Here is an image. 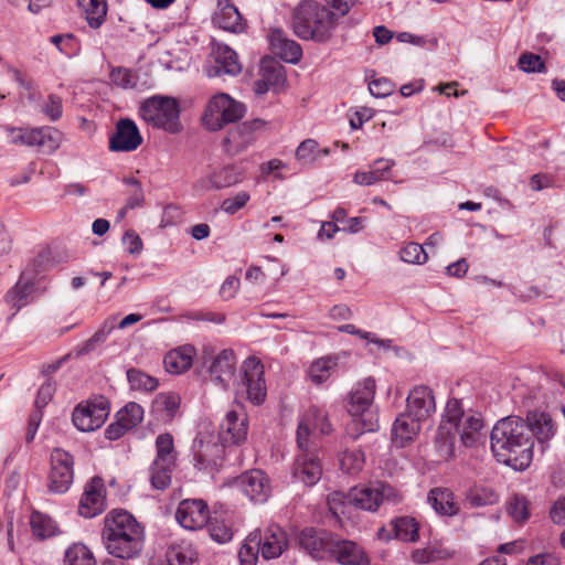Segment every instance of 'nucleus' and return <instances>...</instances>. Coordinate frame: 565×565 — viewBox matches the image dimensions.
<instances>
[{"label":"nucleus","mask_w":565,"mask_h":565,"mask_svg":"<svg viewBox=\"0 0 565 565\" xmlns=\"http://www.w3.org/2000/svg\"><path fill=\"white\" fill-rule=\"evenodd\" d=\"M292 478L306 487L317 484L322 477V465L317 451L299 452L292 465Z\"/></svg>","instance_id":"f3484780"},{"label":"nucleus","mask_w":565,"mask_h":565,"mask_svg":"<svg viewBox=\"0 0 565 565\" xmlns=\"http://www.w3.org/2000/svg\"><path fill=\"white\" fill-rule=\"evenodd\" d=\"M42 111L52 120H58L63 115L62 98L57 95L51 94L47 100L42 106Z\"/></svg>","instance_id":"0e129e2a"},{"label":"nucleus","mask_w":565,"mask_h":565,"mask_svg":"<svg viewBox=\"0 0 565 565\" xmlns=\"http://www.w3.org/2000/svg\"><path fill=\"white\" fill-rule=\"evenodd\" d=\"M130 388L135 391L151 392L157 388L158 380L137 369L127 371Z\"/></svg>","instance_id":"c03bdc74"},{"label":"nucleus","mask_w":565,"mask_h":565,"mask_svg":"<svg viewBox=\"0 0 565 565\" xmlns=\"http://www.w3.org/2000/svg\"><path fill=\"white\" fill-rule=\"evenodd\" d=\"M236 484L255 503L266 502L271 492L269 478L258 469H253L239 476L236 479Z\"/></svg>","instance_id":"6ab92c4d"},{"label":"nucleus","mask_w":565,"mask_h":565,"mask_svg":"<svg viewBox=\"0 0 565 565\" xmlns=\"http://www.w3.org/2000/svg\"><path fill=\"white\" fill-rule=\"evenodd\" d=\"M62 132L54 127H41L34 129H14L13 143L36 146L43 153H53L61 145Z\"/></svg>","instance_id":"ddd939ff"},{"label":"nucleus","mask_w":565,"mask_h":565,"mask_svg":"<svg viewBox=\"0 0 565 565\" xmlns=\"http://www.w3.org/2000/svg\"><path fill=\"white\" fill-rule=\"evenodd\" d=\"M108 415L109 402L99 395L79 403L72 413V422L78 430L88 433L102 427Z\"/></svg>","instance_id":"9b49d317"},{"label":"nucleus","mask_w":565,"mask_h":565,"mask_svg":"<svg viewBox=\"0 0 565 565\" xmlns=\"http://www.w3.org/2000/svg\"><path fill=\"white\" fill-rule=\"evenodd\" d=\"M236 356L232 349L222 350L212 361L209 373L211 381L222 388L228 387L234 380Z\"/></svg>","instance_id":"a878e982"},{"label":"nucleus","mask_w":565,"mask_h":565,"mask_svg":"<svg viewBox=\"0 0 565 565\" xmlns=\"http://www.w3.org/2000/svg\"><path fill=\"white\" fill-rule=\"evenodd\" d=\"M156 458L153 461L162 463H177V451L173 437L168 434H160L156 438Z\"/></svg>","instance_id":"58836bf2"},{"label":"nucleus","mask_w":565,"mask_h":565,"mask_svg":"<svg viewBox=\"0 0 565 565\" xmlns=\"http://www.w3.org/2000/svg\"><path fill=\"white\" fill-rule=\"evenodd\" d=\"M365 463V456L361 449L345 450L340 456L341 470L348 475L359 473Z\"/></svg>","instance_id":"37998d69"},{"label":"nucleus","mask_w":565,"mask_h":565,"mask_svg":"<svg viewBox=\"0 0 565 565\" xmlns=\"http://www.w3.org/2000/svg\"><path fill=\"white\" fill-rule=\"evenodd\" d=\"M395 88V84L386 77L373 79L369 84L370 93L377 98H384L392 95Z\"/></svg>","instance_id":"052dcab7"},{"label":"nucleus","mask_w":565,"mask_h":565,"mask_svg":"<svg viewBox=\"0 0 565 565\" xmlns=\"http://www.w3.org/2000/svg\"><path fill=\"white\" fill-rule=\"evenodd\" d=\"M177 463H162L152 461L150 466V482L151 486L157 490H166L171 484L172 472L175 469Z\"/></svg>","instance_id":"e433bc0d"},{"label":"nucleus","mask_w":565,"mask_h":565,"mask_svg":"<svg viewBox=\"0 0 565 565\" xmlns=\"http://www.w3.org/2000/svg\"><path fill=\"white\" fill-rule=\"evenodd\" d=\"M288 547L287 533L277 524L256 529L245 539L238 558L241 565H256L259 555L266 559L279 557Z\"/></svg>","instance_id":"39448f33"},{"label":"nucleus","mask_w":565,"mask_h":565,"mask_svg":"<svg viewBox=\"0 0 565 565\" xmlns=\"http://www.w3.org/2000/svg\"><path fill=\"white\" fill-rule=\"evenodd\" d=\"M213 21L221 29L233 33L243 32L245 29L241 13L228 0L220 1L218 11L215 13Z\"/></svg>","instance_id":"2f4dec72"},{"label":"nucleus","mask_w":565,"mask_h":565,"mask_svg":"<svg viewBox=\"0 0 565 565\" xmlns=\"http://www.w3.org/2000/svg\"><path fill=\"white\" fill-rule=\"evenodd\" d=\"M113 328H114L113 326L107 327L105 324L103 328H100L98 331H96L92 338H89L87 341H85L84 343L79 344L76 348V350H75L76 356H82V355L88 354L92 351H94L98 344H100L102 342H104L106 340L107 335L109 334V332L111 331Z\"/></svg>","instance_id":"5fc2aeb1"},{"label":"nucleus","mask_w":565,"mask_h":565,"mask_svg":"<svg viewBox=\"0 0 565 565\" xmlns=\"http://www.w3.org/2000/svg\"><path fill=\"white\" fill-rule=\"evenodd\" d=\"M31 530L34 536L44 540L56 533L55 522L46 514L33 512L30 520Z\"/></svg>","instance_id":"79ce46f5"},{"label":"nucleus","mask_w":565,"mask_h":565,"mask_svg":"<svg viewBox=\"0 0 565 565\" xmlns=\"http://www.w3.org/2000/svg\"><path fill=\"white\" fill-rule=\"evenodd\" d=\"M406 412L416 419L425 422L436 411L433 391L425 385L415 386L407 396Z\"/></svg>","instance_id":"4be33fe9"},{"label":"nucleus","mask_w":565,"mask_h":565,"mask_svg":"<svg viewBox=\"0 0 565 565\" xmlns=\"http://www.w3.org/2000/svg\"><path fill=\"white\" fill-rule=\"evenodd\" d=\"M116 417L130 430L142 420L143 408L139 404L130 402L117 413Z\"/></svg>","instance_id":"de8ad7c7"},{"label":"nucleus","mask_w":565,"mask_h":565,"mask_svg":"<svg viewBox=\"0 0 565 565\" xmlns=\"http://www.w3.org/2000/svg\"><path fill=\"white\" fill-rule=\"evenodd\" d=\"M195 352V348L191 344L169 351L163 358L166 371L174 375L185 372L191 367Z\"/></svg>","instance_id":"7c9ffc66"},{"label":"nucleus","mask_w":565,"mask_h":565,"mask_svg":"<svg viewBox=\"0 0 565 565\" xmlns=\"http://www.w3.org/2000/svg\"><path fill=\"white\" fill-rule=\"evenodd\" d=\"M166 556L168 565H194L193 552L189 547L172 546Z\"/></svg>","instance_id":"864d4df0"},{"label":"nucleus","mask_w":565,"mask_h":565,"mask_svg":"<svg viewBox=\"0 0 565 565\" xmlns=\"http://www.w3.org/2000/svg\"><path fill=\"white\" fill-rule=\"evenodd\" d=\"M35 289L34 276L28 271H22L17 284L7 292L6 301L11 308L15 309V315L22 307H25L33 300Z\"/></svg>","instance_id":"c85d7f7f"},{"label":"nucleus","mask_w":565,"mask_h":565,"mask_svg":"<svg viewBox=\"0 0 565 565\" xmlns=\"http://www.w3.org/2000/svg\"><path fill=\"white\" fill-rule=\"evenodd\" d=\"M375 390V380L366 377L358 382L349 395L347 409L353 419L348 425V431L353 438L379 428L377 416L372 411Z\"/></svg>","instance_id":"423d86ee"},{"label":"nucleus","mask_w":565,"mask_h":565,"mask_svg":"<svg viewBox=\"0 0 565 565\" xmlns=\"http://www.w3.org/2000/svg\"><path fill=\"white\" fill-rule=\"evenodd\" d=\"M140 117L153 128L177 134L182 129L180 107L172 97L152 96L143 100L139 107Z\"/></svg>","instance_id":"0eeeda50"},{"label":"nucleus","mask_w":565,"mask_h":565,"mask_svg":"<svg viewBox=\"0 0 565 565\" xmlns=\"http://www.w3.org/2000/svg\"><path fill=\"white\" fill-rule=\"evenodd\" d=\"M102 535L107 552L118 559L137 558L143 550V526L125 510L106 515Z\"/></svg>","instance_id":"7ed1b4c3"},{"label":"nucleus","mask_w":565,"mask_h":565,"mask_svg":"<svg viewBox=\"0 0 565 565\" xmlns=\"http://www.w3.org/2000/svg\"><path fill=\"white\" fill-rule=\"evenodd\" d=\"M60 52L70 58L77 56L81 52L79 40L74 34L66 33L60 47Z\"/></svg>","instance_id":"774afa93"},{"label":"nucleus","mask_w":565,"mask_h":565,"mask_svg":"<svg viewBox=\"0 0 565 565\" xmlns=\"http://www.w3.org/2000/svg\"><path fill=\"white\" fill-rule=\"evenodd\" d=\"M330 554L341 565H369L370 559L364 550L355 542L350 540H334L331 544Z\"/></svg>","instance_id":"bb28decb"},{"label":"nucleus","mask_w":565,"mask_h":565,"mask_svg":"<svg viewBox=\"0 0 565 565\" xmlns=\"http://www.w3.org/2000/svg\"><path fill=\"white\" fill-rule=\"evenodd\" d=\"M466 499L471 507L480 508L497 503L499 495L492 488L476 486L467 492Z\"/></svg>","instance_id":"ea45409f"},{"label":"nucleus","mask_w":565,"mask_h":565,"mask_svg":"<svg viewBox=\"0 0 565 565\" xmlns=\"http://www.w3.org/2000/svg\"><path fill=\"white\" fill-rule=\"evenodd\" d=\"M335 356H326L311 363L308 370V376L316 384L326 382L332 374L338 364Z\"/></svg>","instance_id":"4c0bfd02"},{"label":"nucleus","mask_w":565,"mask_h":565,"mask_svg":"<svg viewBox=\"0 0 565 565\" xmlns=\"http://www.w3.org/2000/svg\"><path fill=\"white\" fill-rule=\"evenodd\" d=\"M519 67L526 73H541L545 71L541 56L533 53L522 54L519 58Z\"/></svg>","instance_id":"680f3d73"},{"label":"nucleus","mask_w":565,"mask_h":565,"mask_svg":"<svg viewBox=\"0 0 565 565\" xmlns=\"http://www.w3.org/2000/svg\"><path fill=\"white\" fill-rule=\"evenodd\" d=\"M216 72L214 75H237L242 71L236 52L228 45H218L215 51Z\"/></svg>","instance_id":"72a5a7b5"},{"label":"nucleus","mask_w":565,"mask_h":565,"mask_svg":"<svg viewBox=\"0 0 565 565\" xmlns=\"http://www.w3.org/2000/svg\"><path fill=\"white\" fill-rule=\"evenodd\" d=\"M249 199L250 195L246 191L237 192L233 198L225 199L221 204V209L226 214L234 215L247 204Z\"/></svg>","instance_id":"bf43d9fd"},{"label":"nucleus","mask_w":565,"mask_h":565,"mask_svg":"<svg viewBox=\"0 0 565 565\" xmlns=\"http://www.w3.org/2000/svg\"><path fill=\"white\" fill-rule=\"evenodd\" d=\"M142 142V137L134 120L120 119L116 124V130L109 138V149L117 152H130Z\"/></svg>","instance_id":"aec40b11"},{"label":"nucleus","mask_w":565,"mask_h":565,"mask_svg":"<svg viewBox=\"0 0 565 565\" xmlns=\"http://www.w3.org/2000/svg\"><path fill=\"white\" fill-rule=\"evenodd\" d=\"M266 122L262 119L244 121L227 131L223 139V149L230 156H236L249 147L258 137Z\"/></svg>","instance_id":"4468645a"},{"label":"nucleus","mask_w":565,"mask_h":565,"mask_svg":"<svg viewBox=\"0 0 565 565\" xmlns=\"http://www.w3.org/2000/svg\"><path fill=\"white\" fill-rule=\"evenodd\" d=\"M483 420L479 413H465L459 399L447 402L441 423L436 434V445L443 458L455 452V441L459 436L466 447H473L484 439Z\"/></svg>","instance_id":"f03ea898"},{"label":"nucleus","mask_w":565,"mask_h":565,"mask_svg":"<svg viewBox=\"0 0 565 565\" xmlns=\"http://www.w3.org/2000/svg\"><path fill=\"white\" fill-rule=\"evenodd\" d=\"M428 256L424 247L417 243L411 242L399 249V259L407 264L420 265L426 263Z\"/></svg>","instance_id":"8fccbe9b"},{"label":"nucleus","mask_w":565,"mask_h":565,"mask_svg":"<svg viewBox=\"0 0 565 565\" xmlns=\"http://www.w3.org/2000/svg\"><path fill=\"white\" fill-rule=\"evenodd\" d=\"M259 74L275 90L279 89L286 81L284 66L274 58L265 57L262 60Z\"/></svg>","instance_id":"c9c22d12"},{"label":"nucleus","mask_w":565,"mask_h":565,"mask_svg":"<svg viewBox=\"0 0 565 565\" xmlns=\"http://www.w3.org/2000/svg\"><path fill=\"white\" fill-rule=\"evenodd\" d=\"M109 78L113 84L121 88H132L136 85L132 73L124 67L113 68Z\"/></svg>","instance_id":"e2e57ef3"},{"label":"nucleus","mask_w":565,"mask_h":565,"mask_svg":"<svg viewBox=\"0 0 565 565\" xmlns=\"http://www.w3.org/2000/svg\"><path fill=\"white\" fill-rule=\"evenodd\" d=\"M50 459L49 489L51 492L63 494L68 491L73 483L74 458L68 451L54 448Z\"/></svg>","instance_id":"f8f14e48"},{"label":"nucleus","mask_w":565,"mask_h":565,"mask_svg":"<svg viewBox=\"0 0 565 565\" xmlns=\"http://www.w3.org/2000/svg\"><path fill=\"white\" fill-rule=\"evenodd\" d=\"M306 417L310 428L319 430L320 434L322 435H328L331 433V424L324 412H322L321 409L317 407H311L306 413Z\"/></svg>","instance_id":"3c124183"},{"label":"nucleus","mask_w":565,"mask_h":565,"mask_svg":"<svg viewBox=\"0 0 565 565\" xmlns=\"http://www.w3.org/2000/svg\"><path fill=\"white\" fill-rule=\"evenodd\" d=\"M422 420L405 412L394 422L392 441L396 447L403 448L418 434Z\"/></svg>","instance_id":"c756f323"},{"label":"nucleus","mask_w":565,"mask_h":565,"mask_svg":"<svg viewBox=\"0 0 565 565\" xmlns=\"http://www.w3.org/2000/svg\"><path fill=\"white\" fill-rule=\"evenodd\" d=\"M337 25V15L317 1H301L294 10L291 28L301 40L328 42Z\"/></svg>","instance_id":"20e7f679"},{"label":"nucleus","mask_w":565,"mask_h":565,"mask_svg":"<svg viewBox=\"0 0 565 565\" xmlns=\"http://www.w3.org/2000/svg\"><path fill=\"white\" fill-rule=\"evenodd\" d=\"M508 512L514 521H525L529 518L527 501L525 497L514 494L509 501Z\"/></svg>","instance_id":"4d7b16f0"},{"label":"nucleus","mask_w":565,"mask_h":565,"mask_svg":"<svg viewBox=\"0 0 565 565\" xmlns=\"http://www.w3.org/2000/svg\"><path fill=\"white\" fill-rule=\"evenodd\" d=\"M396 162L388 158H377L369 166L367 171H356L353 175V182L363 186H371L381 181L392 179V170Z\"/></svg>","instance_id":"cd10ccee"},{"label":"nucleus","mask_w":565,"mask_h":565,"mask_svg":"<svg viewBox=\"0 0 565 565\" xmlns=\"http://www.w3.org/2000/svg\"><path fill=\"white\" fill-rule=\"evenodd\" d=\"M427 500L439 515L452 516L459 511V508L454 500V493L448 489H431L428 493Z\"/></svg>","instance_id":"473e14b6"},{"label":"nucleus","mask_w":565,"mask_h":565,"mask_svg":"<svg viewBox=\"0 0 565 565\" xmlns=\"http://www.w3.org/2000/svg\"><path fill=\"white\" fill-rule=\"evenodd\" d=\"M244 170L237 164H226L213 170L209 175L200 178L193 184L198 192L207 190H222L242 182Z\"/></svg>","instance_id":"2eb2a0df"},{"label":"nucleus","mask_w":565,"mask_h":565,"mask_svg":"<svg viewBox=\"0 0 565 565\" xmlns=\"http://www.w3.org/2000/svg\"><path fill=\"white\" fill-rule=\"evenodd\" d=\"M77 4L90 28L97 29L105 21L107 14L106 0H77Z\"/></svg>","instance_id":"f704fd0d"},{"label":"nucleus","mask_w":565,"mask_h":565,"mask_svg":"<svg viewBox=\"0 0 565 565\" xmlns=\"http://www.w3.org/2000/svg\"><path fill=\"white\" fill-rule=\"evenodd\" d=\"M555 431V424L545 412H529L526 419L507 416L497 422L491 430V450L499 462L515 470H524L533 459V438L543 446L553 438Z\"/></svg>","instance_id":"f257e3e1"},{"label":"nucleus","mask_w":565,"mask_h":565,"mask_svg":"<svg viewBox=\"0 0 565 565\" xmlns=\"http://www.w3.org/2000/svg\"><path fill=\"white\" fill-rule=\"evenodd\" d=\"M241 376L235 382L236 392L245 395L253 405H260L267 396L265 367L256 356H248L241 366Z\"/></svg>","instance_id":"1a4fd4ad"},{"label":"nucleus","mask_w":565,"mask_h":565,"mask_svg":"<svg viewBox=\"0 0 565 565\" xmlns=\"http://www.w3.org/2000/svg\"><path fill=\"white\" fill-rule=\"evenodd\" d=\"M395 535L404 542H416L418 535V523L414 518L402 516L392 521Z\"/></svg>","instance_id":"a19ab883"},{"label":"nucleus","mask_w":565,"mask_h":565,"mask_svg":"<svg viewBox=\"0 0 565 565\" xmlns=\"http://www.w3.org/2000/svg\"><path fill=\"white\" fill-rule=\"evenodd\" d=\"M296 158L300 162L308 164L319 158V145L313 139L303 140L296 150Z\"/></svg>","instance_id":"6e6d98bb"},{"label":"nucleus","mask_w":565,"mask_h":565,"mask_svg":"<svg viewBox=\"0 0 565 565\" xmlns=\"http://www.w3.org/2000/svg\"><path fill=\"white\" fill-rule=\"evenodd\" d=\"M247 415L243 411H228L220 424L218 438L224 446L239 445L246 440Z\"/></svg>","instance_id":"dca6fc26"},{"label":"nucleus","mask_w":565,"mask_h":565,"mask_svg":"<svg viewBox=\"0 0 565 565\" xmlns=\"http://www.w3.org/2000/svg\"><path fill=\"white\" fill-rule=\"evenodd\" d=\"M207 530L210 532V536L213 541L217 543H226L232 540L233 531L232 526L226 523L224 520H218V518L209 519L207 521Z\"/></svg>","instance_id":"09e8293b"},{"label":"nucleus","mask_w":565,"mask_h":565,"mask_svg":"<svg viewBox=\"0 0 565 565\" xmlns=\"http://www.w3.org/2000/svg\"><path fill=\"white\" fill-rule=\"evenodd\" d=\"M124 183L131 188L126 199L127 207L136 209L141 206L145 202L141 182L137 178L129 177L124 179Z\"/></svg>","instance_id":"603ef678"},{"label":"nucleus","mask_w":565,"mask_h":565,"mask_svg":"<svg viewBox=\"0 0 565 565\" xmlns=\"http://www.w3.org/2000/svg\"><path fill=\"white\" fill-rule=\"evenodd\" d=\"M105 509V488L104 481L99 477H94L84 489L79 501L78 512L86 519H92L102 513Z\"/></svg>","instance_id":"412c9836"},{"label":"nucleus","mask_w":565,"mask_h":565,"mask_svg":"<svg viewBox=\"0 0 565 565\" xmlns=\"http://www.w3.org/2000/svg\"><path fill=\"white\" fill-rule=\"evenodd\" d=\"M67 565H95L92 552L84 544H74L65 552Z\"/></svg>","instance_id":"a18cd8bd"},{"label":"nucleus","mask_w":565,"mask_h":565,"mask_svg":"<svg viewBox=\"0 0 565 565\" xmlns=\"http://www.w3.org/2000/svg\"><path fill=\"white\" fill-rule=\"evenodd\" d=\"M122 244L130 255H139L142 250V241L134 230H128L122 236Z\"/></svg>","instance_id":"69168bd1"},{"label":"nucleus","mask_w":565,"mask_h":565,"mask_svg":"<svg viewBox=\"0 0 565 565\" xmlns=\"http://www.w3.org/2000/svg\"><path fill=\"white\" fill-rule=\"evenodd\" d=\"M267 38L271 52L282 61L296 64L301 60L302 49L300 44L289 39L281 29H271Z\"/></svg>","instance_id":"393cba45"},{"label":"nucleus","mask_w":565,"mask_h":565,"mask_svg":"<svg viewBox=\"0 0 565 565\" xmlns=\"http://www.w3.org/2000/svg\"><path fill=\"white\" fill-rule=\"evenodd\" d=\"M55 392V386L50 381L43 383L36 394L34 407L43 409L52 399Z\"/></svg>","instance_id":"338daca9"},{"label":"nucleus","mask_w":565,"mask_h":565,"mask_svg":"<svg viewBox=\"0 0 565 565\" xmlns=\"http://www.w3.org/2000/svg\"><path fill=\"white\" fill-rule=\"evenodd\" d=\"M225 454V446L221 443L204 441L195 439L193 444V455L195 467L198 469L217 470L222 466Z\"/></svg>","instance_id":"5701e85b"},{"label":"nucleus","mask_w":565,"mask_h":565,"mask_svg":"<svg viewBox=\"0 0 565 565\" xmlns=\"http://www.w3.org/2000/svg\"><path fill=\"white\" fill-rule=\"evenodd\" d=\"M298 542L303 551L320 559L324 558L326 553H330L333 537L327 531L306 527L300 532Z\"/></svg>","instance_id":"b1692460"},{"label":"nucleus","mask_w":565,"mask_h":565,"mask_svg":"<svg viewBox=\"0 0 565 565\" xmlns=\"http://www.w3.org/2000/svg\"><path fill=\"white\" fill-rule=\"evenodd\" d=\"M401 501V492L385 482H377L363 488H353L349 492V502L366 511H376L382 504H397Z\"/></svg>","instance_id":"9d476101"},{"label":"nucleus","mask_w":565,"mask_h":565,"mask_svg":"<svg viewBox=\"0 0 565 565\" xmlns=\"http://www.w3.org/2000/svg\"><path fill=\"white\" fill-rule=\"evenodd\" d=\"M245 105L234 100L225 93L213 96L202 117L203 125L210 131H218L225 125L236 122L245 115Z\"/></svg>","instance_id":"6e6552de"},{"label":"nucleus","mask_w":565,"mask_h":565,"mask_svg":"<svg viewBox=\"0 0 565 565\" xmlns=\"http://www.w3.org/2000/svg\"><path fill=\"white\" fill-rule=\"evenodd\" d=\"M310 430L311 428L305 415L299 422L297 429V446L299 448V452L317 451L315 445L309 440Z\"/></svg>","instance_id":"13d9d810"},{"label":"nucleus","mask_w":565,"mask_h":565,"mask_svg":"<svg viewBox=\"0 0 565 565\" xmlns=\"http://www.w3.org/2000/svg\"><path fill=\"white\" fill-rule=\"evenodd\" d=\"M209 507L202 499H185L179 503L175 519L186 530H198L209 521Z\"/></svg>","instance_id":"a211bd4d"},{"label":"nucleus","mask_w":565,"mask_h":565,"mask_svg":"<svg viewBox=\"0 0 565 565\" xmlns=\"http://www.w3.org/2000/svg\"><path fill=\"white\" fill-rule=\"evenodd\" d=\"M327 504L329 511L339 521H341V519L349 513V509L351 508V505H353L352 503L349 502V493L345 494L340 491H334L330 493L327 498Z\"/></svg>","instance_id":"49530a36"}]
</instances>
